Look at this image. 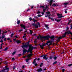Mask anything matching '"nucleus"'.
Listing matches in <instances>:
<instances>
[{
    "label": "nucleus",
    "mask_w": 72,
    "mask_h": 72,
    "mask_svg": "<svg viewBox=\"0 0 72 72\" xmlns=\"http://www.w3.org/2000/svg\"><path fill=\"white\" fill-rule=\"evenodd\" d=\"M28 47H29V49H28V51L24 48H27ZM22 48H23V54H22L23 55L25 54V53L26 52H27V53H29L30 52V53H32V51H33V49H37L36 47H34L33 46H32V45H30L29 42H28L27 43H25V45L23 44L22 46Z\"/></svg>",
    "instance_id": "1"
},
{
    "label": "nucleus",
    "mask_w": 72,
    "mask_h": 72,
    "mask_svg": "<svg viewBox=\"0 0 72 72\" xmlns=\"http://www.w3.org/2000/svg\"><path fill=\"white\" fill-rule=\"evenodd\" d=\"M55 38H57L56 37H55L54 35H51V36H50L49 35H47L44 36V35H42L40 37V40H49V39H51V41H47V43H45L46 44L48 45V44H52V42H53L54 40H55Z\"/></svg>",
    "instance_id": "2"
},
{
    "label": "nucleus",
    "mask_w": 72,
    "mask_h": 72,
    "mask_svg": "<svg viewBox=\"0 0 72 72\" xmlns=\"http://www.w3.org/2000/svg\"><path fill=\"white\" fill-rule=\"evenodd\" d=\"M66 32H64V34L62 35V37H58V38H57V40H60L62 39V38H64L66 37V35H72V33L70 30H68L67 31V30H66Z\"/></svg>",
    "instance_id": "3"
},
{
    "label": "nucleus",
    "mask_w": 72,
    "mask_h": 72,
    "mask_svg": "<svg viewBox=\"0 0 72 72\" xmlns=\"http://www.w3.org/2000/svg\"><path fill=\"white\" fill-rule=\"evenodd\" d=\"M37 23L38 25L34 23H33V24H32V26H34L35 29L37 28L38 27H40V23H39V22H37Z\"/></svg>",
    "instance_id": "4"
},
{
    "label": "nucleus",
    "mask_w": 72,
    "mask_h": 72,
    "mask_svg": "<svg viewBox=\"0 0 72 72\" xmlns=\"http://www.w3.org/2000/svg\"><path fill=\"white\" fill-rule=\"evenodd\" d=\"M47 1H48V2L50 3V6H51L52 3H53V2H55V1H53V0H47Z\"/></svg>",
    "instance_id": "5"
},
{
    "label": "nucleus",
    "mask_w": 72,
    "mask_h": 72,
    "mask_svg": "<svg viewBox=\"0 0 72 72\" xmlns=\"http://www.w3.org/2000/svg\"><path fill=\"white\" fill-rule=\"evenodd\" d=\"M39 45L40 46V48H41V49H44V47L45 46H44V44L42 43L41 44V45L40 44H39Z\"/></svg>",
    "instance_id": "6"
},
{
    "label": "nucleus",
    "mask_w": 72,
    "mask_h": 72,
    "mask_svg": "<svg viewBox=\"0 0 72 72\" xmlns=\"http://www.w3.org/2000/svg\"><path fill=\"white\" fill-rule=\"evenodd\" d=\"M20 26L22 27V28H23L24 29H26V27H25V26L23 24H20Z\"/></svg>",
    "instance_id": "7"
},
{
    "label": "nucleus",
    "mask_w": 72,
    "mask_h": 72,
    "mask_svg": "<svg viewBox=\"0 0 72 72\" xmlns=\"http://www.w3.org/2000/svg\"><path fill=\"white\" fill-rule=\"evenodd\" d=\"M42 71V68H40L39 69H37V71L38 72H41Z\"/></svg>",
    "instance_id": "8"
},
{
    "label": "nucleus",
    "mask_w": 72,
    "mask_h": 72,
    "mask_svg": "<svg viewBox=\"0 0 72 72\" xmlns=\"http://www.w3.org/2000/svg\"><path fill=\"white\" fill-rule=\"evenodd\" d=\"M46 55H44V57H43V59H45V60H47L48 59V57H46Z\"/></svg>",
    "instance_id": "9"
},
{
    "label": "nucleus",
    "mask_w": 72,
    "mask_h": 72,
    "mask_svg": "<svg viewBox=\"0 0 72 72\" xmlns=\"http://www.w3.org/2000/svg\"><path fill=\"white\" fill-rule=\"evenodd\" d=\"M5 37V35H3L1 36H1H0V39H3Z\"/></svg>",
    "instance_id": "10"
},
{
    "label": "nucleus",
    "mask_w": 72,
    "mask_h": 72,
    "mask_svg": "<svg viewBox=\"0 0 72 72\" xmlns=\"http://www.w3.org/2000/svg\"><path fill=\"white\" fill-rule=\"evenodd\" d=\"M16 42L17 43V44H19L20 43H21V41L19 40H17L16 41Z\"/></svg>",
    "instance_id": "11"
},
{
    "label": "nucleus",
    "mask_w": 72,
    "mask_h": 72,
    "mask_svg": "<svg viewBox=\"0 0 72 72\" xmlns=\"http://www.w3.org/2000/svg\"><path fill=\"white\" fill-rule=\"evenodd\" d=\"M47 14V15H49V16H50L51 15V14H50V12H47L46 13V14Z\"/></svg>",
    "instance_id": "12"
},
{
    "label": "nucleus",
    "mask_w": 72,
    "mask_h": 72,
    "mask_svg": "<svg viewBox=\"0 0 72 72\" xmlns=\"http://www.w3.org/2000/svg\"><path fill=\"white\" fill-rule=\"evenodd\" d=\"M48 25H47L46 24H45V27H46L47 29L48 30L49 29V27H48Z\"/></svg>",
    "instance_id": "13"
},
{
    "label": "nucleus",
    "mask_w": 72,
    "mask_h": 72,
    "mask_svg": "<svg viewBox=\"0 0 72 72\" xmlns=\"http://www.w3.org/2000/svg\"><path fill=\"white\" fill-rule=\"evenodd\" d=\"M33 56V54L32 53H30L29 54V55H28V57H27L28 58V57H30V56Z\"/></svg>",
    "instance_id": "14"
},
{
    "label": "nucleus",
    "mask_w": 72,
    "mask_h": 72,
    "mask_svg": "<svg viewBox=\"0 0 72 72\" xmlns=\"http://www.w3.org/2000/svg\"><path fill=\"white\" fill-rule=\"evenodd\" d=\"M48 19H51L52 21H55V19L52 18L50 17H49V18H48Z\"/></svg>",
    "instance_id": "15"
},
{
    "label": "nucleus",
    "mask_w": 72,
    "mask_h": 72,
    "mask_svg": "<svg viewBox=\"0 0 72 72\" xmlns=\"http://www.w3.org/2000/svg\"><path fill=\"white\" fill-rule=\"evenodd\" d=\"M60 20H61V19L57 20V19H55V21H57V22H60Z\"/></svg>",
    "instance_id": "16"
},
{
    "label": "nucleus",
    "mask_w": 72,
    "mask_h": 72,
    "mask_svg": "<svg viewBox=\"0 0 72 72\" xmlns=\"http://www.w3.org/2000/svg\"><path fill=\"white\" fill-rule=\"evenodd\" d=\"M71 20H69V22H68V23L67 24V25H69V24L71 22Z\"/></svg>",
    "instance_id": "17"
},
{
    "label": "nucleus",
    "mask_w": 72,
    "mask_h": 72,
    "mask_svg": "<svg viewBox=\"0 0 72 72\" xmlns=\"http://www.w3.org/2000/svg\"><path fill=\"white\" fill-rule=\"evenodd\" d=\"M58 16V17H57V18H61L64 17V16Z\"/></svg>",
    "instance_id": "18"
},
{
    "label": "nucleus",
    "mask_w": 72,
    "mask_h": 72,
    "mask_svg": "<svg viewBox=\"0 0 72 72\" xmlns=\"http://www.w3.org/2000/svg\"><path fill=\"white\" fill-rule=\"evenodd\" d=\"M15 53H16V51H14L12 53V55H14L15 54Z\"/></svg>",
    "instance_id": "19"
},
{
    "label": "nucleus",
    "mask_w": 72,
    "mask_h": 72,
    "mask_svg": "<svg viewBox=\"0 0 72 72\" xmlns=\"http://www.w3.org/2000/svg\"><path fill=\"white\" fill-rule=\"evenodd\" d=\"M30 58H27V59H26V62H28V61L29 60H30Z\"/></svg>",
    "instance_id": "20"
},
{
    "label": "nucleus",
    "mask_w": 72,
    "mask_h": 72,
    "mask_svg": "<svg viewBox=\"0 0 72 72\" xmlns=\"http://www.w3.org/2000/svg\"><path fill=\"white\" fill-rule=\"evenodd\" d=\"M53 59H54V60H56L57 59V57L56 56H53Z\"/></svg>",
    "instance_id": "21"
},
{
    "label": "nucleus",
    "mask_w": 72,
    "mask_h": 72,
    "mask_svg": "<svg viewBox=\"0 0 72 72\" xmlns=\"http://www.w3.org/2000/svg\"><path fill=\"white\" fill-rule=\"evenodd\" d=\"M62 14H57V16H62Z\"/></svg>",
    "instance_id": "22"
},
{
    "label": "nucleus",
    "mask_w": 72,
    "mask_h": 72,
    "mask_svg": "<svg viewBox=\"0 0 72 72\" xmlns=\"http://www.w3.org/2000/svg\"><path fill=\"white\" fill-rule=\"evenodd\" d=\"M50 15H45V17L46 18L48 17V18H49V17H50Z\"/></svg>",
    "instance_id": "23"
},
{
    "label": "nucleus",
    "mask_w": 72,
    "mask_h": 72,
    "mask_svg": "<svg viewBox=\"0 0 72 72\" xmlns=\"http://www.w3.org/2000/svg\"><path fill=\"white\" fill-rule=\"evenodd\" d=\"M20 21L19 20V21H17V24H20Z\"/></svg>",
    "instance_id": "24"
},
{
    "label": "nucleus",
    "mask_w": 72,
    "mask_h": 72,
    "mask_svg": "<svg viewBox=\"0 0 72 72\" xmlns=\"http://www.w3.org/2000/svg\"><path fill=\"white\" fill-rule=\"evenodd\" d=\"M8 47H6L5 49H4V51H6L8 50Z\"/></svg>",
    "instance_id": "25"
},
{
    "label": "nucleus",
    "mask_w": 72,
    "mask_h": 72,
    "mask_svg": "<svg viewBox=\"0 0 72 72\" xmlns=\"http://www.w3.org/2000/svg\"><path fill=\"white\" fill-rule=\"evenodd\" d=\"M30 34L31 35L32 34H33V31H32V30H30Z\"/></svg>",
    "instance_id": "26"
},
{
    "label": "nucleus",
    "mask_w": 72,
    "mask_h": 72,
    "mask_svg": "<svg viewBox=\"0 0 72 72\" xmlns=\"http://www.w3.org/2000/svg\"><path fill=\"white\" fill-rule=\"evenodd\" d=\"M56 63H57V61H55V62H53V65H55V64H56Z\"/></svg>",
    "instance_id": "27"
},
{
    "label": "nucleus",
    "mask_w": 72,
    "mask_h": 72,
    "mask_svg": "<svg viewBox=\"0 0 72 72\" xmlns=\"http://www.w3.org/2000/svg\"><path fill=\"white\" fill-rule=\"evenodd\" d=\"M64 5H67V4H68V2L67 3H64Z\"/></svg>",
    "instance_id": "28"
},
{
    "label": "nucleus",
    "mask_w": 72,
    "mask_h": 72,
    "mask_svg": "<svg viewBox=\"0 0 72 72\" xmlns=\"http://www.w3.org/2000/svg\"><path fill=\"white\" fill-rule=\"evenodd\" d=\"M43 66V63H40V67H41L42 66Z\"/></svg>",
    "instance_id": "29"
},
{
    "label": "nucleus",
    "mask_w": 72,
    "mask_h": 72,
    "mask_svg": "<svg viewBox=\"0 0 72 72\" xmlns=\"http://www.w3.org/2000/svg\"><path fill=\"white\" fill-rule=\"evenodd\" d=\"M5 70H7V71H9V69H3V70H2V71H4Z\"/></svg>",
    "instance_id": "30"
},
{
    "label": "nucleus",
    "mask_w": 72,
    "mask_h": 72,
    "mask_svg": "<svg viewBox=\"0 0 72 72\" xmlns=\"http://www.w3.org/2000/svg\"><path fill=\"white\" fill-rule=\"evenodd\" d=\"M56 4H53V5H52V6H54V7L56 6Z\"/></svg>",
    "instance_id": "31"
},
{
    "label": "nucleus",
    "mask_w": 72,
    "mask_h": 72,
    "mask_svg": "<svg viewBox=\"0 0 72 72\" xmlns=\"http://www.w3.org/2000/svg\"><path fill=\"white\" fill-rule=\"evenodd\" d=\"M53 58V56H51L49 58L50 59H52Z\"/></svg>",
    "instance_id": "32"
},
{
    "label": "nucleus",
    "mask_w": 72,
    "mask_h": 72,
    "mask_svg": "<svg viewBox=\"0 0 72 72\" xmlns=\"http://www.w3.org/2000/svg\"><path fill=\"white\" fill-rule=\"evenodd\" d=\"M40 8H43L44 9V8H45V7L44 6H40Z\"/></svg>",
    "instance_id": "33"
},
{
    "label": "nucleus",
    "mask_w": 72,
    "mask_h": 72,
    "mask_svg": "<svg viewBox=\"0 0 72 72\" xmlns=\"http://www.w3.org/2000/svg\"><path fill=\"white\" fill-rule=\"evenodd\" d=\"M72 24H71V25H70V29L71 30H72Z\"/></svg>",
    "instance_id": "34"
},
{
    "label": "nucleus",
    "mask_w": 72,
    "mask_h": 72,
    "mask_svg": "<svg viewBox=\"0 0 72 72\" xmlns=\"http://www.w3.org/2000/svg\"><path fill=\"white\" fill-rule=\"evenodd\" d=\"M13 69H14V70H15V66H14L13 67Z\"/></svg>",
    "instance_id": "35"
},
{
    "label": "nucleus",
    "mask_w": 72,
    "mask_h": 72,
    "mask_svg": "<svg viewBox=\"0 0 72 72\" xmlns=\"http://www.w3.org/2000/svg\"><path fill=\"white\" fill-rule=\"evenodd\" d=\"M33 19H32L31 17H30V18H29V19H30V21H32V20Z\"/></svg>",
    "instance_id": "36"
},
{
    "label": "nucleus",
    "mask_w": 72,
    "mask_h": 72,
    "mask_svg": "<svg viewBox=\"0 0 72 72\" xmlns=\"http://www.w3.org/2000/svg\"><path fill=\"white\" fill-rule=\"evenodd\" d=\"M40 12L38 11L37 13V14L39 15V14H40V13H41Z\"/></svg>",
    "instance_id": "37"
},
{
    "label": "nucleus",
    "mask_w": 72,
    "mask_h": 72,
    "mask_svg": "<svg viewBox=\"0 0 72 72\" xmlns=\"http://www.w3.org/2000/svg\"><path fill=\"white\" fill-rule=\"evenodd\" d=\"M46 10H45V8H44V9L43 10V12L45 13Z\"/></svg>",
    "instance_id": "38"
},
{
    "label": "nucleus",
    "mask_w": 72,
    "mask_h": 72,
    "mask_svg": "<svg viewBox=\"0 0 72 72\" xmlns=\"http://www.w3.org/2000/svg\"><path fill=\"white\" fill-rule=\"evenodd\" d=\"M38 64L37 63L34 64V66H37Z\"/></svg>",
    "instance_id": "39"
},
{
    "label": "nucleus",
    "mask_w": 72,
    "mask_h": 72,
    "mask_svg": "<svg viewBox=\"0 0 72 72\" xmlns=\"http://www.w3.org/2000/svg\"><path fill=\"white\" fill-rule=\"evenodd\" d=\"M34 18H36V19H38V17L36 16H34Z\"/></svg>",
    "instance_id": "40"
},
{
    "label": "nucleus",
    "mask_w": 72,
    "mask_h": 72,
    "mask_svg": "<svg viewBox=\"0 0 72 72\" xmlns=\"http://www.w3.org/2000/svg\"><path fill=\"white\" fill-rule=\"evenodd\" d=\"M6 38H4V41H6Z\"/></svg>",
    "instance_id": "41"
},
{
    "label": "nucleus",
    "mask_w": 72,
    "mask_h": 72,
    "mask_svg": "<svg viewBox=\"0 0 72 72\" xmlns=\"http://www.w3.org/2000/svg\"><path fill=\"white\" fill-rule=\"evenodd\" d=\"M71 66H72V64L68 65V66H69V67H71Z\"/></svg>",
    "instance_id": "42"
},
{
    "label": "nucleus",
    "mask_w": 72,
    "mask_h": 72,
    "mask_svg": "<svg viewBox=\"0 0 72 72\" xmlns=\"http://www.w3.org/2000/svg\"><path fill=\"white\" fill-rule=\"evenodd\" d=\"M48 9V7L47 6H46V7L45 8V9Z\"/></svg>",
    "instance_id": "43"
},
{
    "label": "nucleus",
    "mask_w": 72,
    "mask_h": 72,
    "mask_svg": "<svg viewBox=\"0 0 72 72\" xmlns=\"http://www.w3.org/2000/svg\"><path fill=\"white\" fill-rule=\"evenodd\" d=\"M38 58H35V59H34V60H33V61H36V60H37V59Z\"/></svg>",
    "instance_id": "44"
},
{
    "label": "nucleus",
    "mask_w": 72,
    "mask_h": 72,
    "mask_svg": "<svg viewBox=\"0 0 72 72\" xmlns=\"http://www.w3.org/2000/svg\"><path fill=\"white\" fill-rule=\"evenodd\" d=\"M36 61H34L33 62V64H35V63H36Z\"/></svg>",
    "instance_id": "45"
},
{
    "label": "nucleus",
    "mask_w": 72,
    "mask_h": 72,
    "mask_svg": "<svg viewBox=\"0 0 72 72\" xmlns=\"http://www.w3.org/2000/svg\"><path fill=\"white\" fill-rule=\"evenodd\" d=\"M23 30H19V32H20L22 31Z\"/></svg>",
    "instance_id": "46"
},
{
    "label": "nucleus",
    "mask_w": 72,
    "mask_h": 72,
    "mask_svg": "<svg viewBox=\"0 0 72 72\" xmlns=\"http://www.w3.org/2000/svg\"><path fill=\"white\" fill-rule=\"evenodd\" d=\"M6 39H7V40H10L11 39L9 38H7Z\"/></svg>",
    "instance_id": "47"
},
{
    "label": "nucleus",
    "mask_w": 72,
    "mask_h": 72,
    "mask_svg": "<svg viewBox=\"0 0 72 72\" xmlns=\"http://www.w3.org/2000/svg\"><path fill=\"white\" fill-rule=\"evenodd\" d=\"M62 72H64V71H65V69H62Z\"/></svg>",
    "instance_id": "48"
},
{
    "label": "nucleus",
    "mask_w": 72,
    "mask_h": 72,
    "mask_svg": "<svg viewBox=\"0 0 72 72\" xmlns=\"http://www.w3.org/2000/svg\"><path fill=\"white\" fill-rule=\"evenodd\" d=\"M3 39H1V40H0V42L1 43H3Z\"/></svg>",
    "instance_id": "49"
},
{
    "label": "nucleus",
    "mask_w": 72,
    "mask_h": 72,
    "mask_svg": "<svg viewBox=\"0 0 72 72\" xmlns=\"http://www.w3.org/2000/svg\"><path fill=\"white\" fill-rule=\"evenodd\" d=\"M4 68H6L5 69H9V68H7L6 67H4Z\"/></svg>",
    "instance_id": "50"
},
{
    "label": "nucleus",
    "mask_w": 72,
    "mask_h": 72,
    "mask_svg": "<svg viewBox=\"0 0 72 72\" xmlns=\"http://www.w3.org/2000/svg\"><path fill=\"white\" fill-rule=\"evenodd\" d=\"M44 55H44V54L42 56H40V57H44Z\"/></svg>",
    "instance_id": "51"
},
{
    "label": "nucleus",
    "mask_w": 72,
    "mask_h": 72,
    "mask_svg": "<svg viewBox=\"0 0 72 72\" xmlns=\"http://www.w3.org/2000/svg\"><path fill=\"white\" fill-rule=\"evenodd\" d=\"M37 16L39 17H42V15H37Z\"/></svg>",
    "instance_id": "52"
},
{
    "label": "nucleus",
    "mask_w": 72,
    "mask_h": 72,
    "mask_svg": "<svg viewBox=\"0 0 72 72\" xmlns=\"http://www.w3.org/2000/svg\"><path fill=\"white\" fill-rule=\"evenodd\" d=\"M4 64H8V63L6 62H4Z\"/></svg>",
    "instance_id": "53"
},
{
    "label": "nucleus",
    "mask_w": 72,
    "mask_h": 72,
    "mask_svg": "<svg viewBox=\"0 0 72 72\" xmlns=\"http://www.w3.org/2000/svg\"><path fill=\"white\" fill-rule=\"evenodd\" d=\"M38 21L37 20H34V22L35 23V22H37Z\"/></svg>",
    "instance_id": "54"
},
{
    "label": "nucleus",
    "mask_w": 72,
    "mask_h": 72,
    "mask_svg": "<svg viewBox=\"0 0 72 72\" xmlns=\"http://www.w3.org/2000/svg\"><path fill=\"white\" fill-rule=\"evenodd\" d=\"M12 60H15V58H12Z\"/></svg>",
    "instance_id": "55"
},
{
    "label": "nucleus",
    "mask_w": 72,
    "mask_h": 72,
    "mask_svg": "<svg viewBox=\"0 0 72 72\" xmlns=\"http://www.w3.org/2000/svg\"><path fill=\"white\" fill-rule=\"evenodd\" d=\"M37 60V61L40 60V58H38Z\"/></svg>",
    "instance_id": "56"
},
{
    "label": "nucleus",
    "mask_w": 72,
    "mask_h": 72,
    "mask_svg": "<svg viewBox=\"0 0 72 72\" xmlns=\"http://www.w3.org/2000/svg\"><path fill=\"white\" fill-rule=\"evenodd\" d=\"M67 13V11L66 10H65V13L66 14Z\"/></svg>",
    "instance_id": "57"
},
{
    "label": "nucleus",
    "mask_w": 72,
    "mask_h": 72,
    "mask_svg": "<svg viewBox=\"0 0 72 72\" xmlns=\"http://www.w3.org/2000/svg\"><path fill=\"white\" fill-rule=\"evenodd\" d=\"M24 66H22V69H24Z\"/></svg>",
    "instance_id": "58"
},
{
    "label": "nucleus",
    "mask_w": 72,
    "mask_h": 72,
    "mask_svg": "<svg viewBox=\"0 0 72 72\" xmlns=\"http://www.w3.org/2000/svg\"><path fill=\"white\" fill-rule=\"evenodd\" d=\"M68 29H69V28H68V27H67V29H66V30H68Z\"/></svg>",
    "instance_id": "59"
},
{
    "label": "nucleus",
    "mask_w": 72,
    "mask_h": 72,
    "mask_svg": "<svg viewBox=\"0 0 72 72\" xmlns=\"http://www.w3.org/2000/svg\"><path fill=\"white\" fill-rule=\"evenodd\" d=\"M21 55H22L21 54H19L18 55V56H21Z\"/></svg>",
    "instance_id": "60"
},
{
    "label": "nucleus",
    "mask_w": 72,
    "mask_h": 72,
    "mask_svg": "<svg viewBox=\"0 0 72 72\" xmlns=\"http://www.w3.org/2000/svg\"><path fill=\"white\" fill-rule=\"evenodd\" d=\"M48 45L49 46L51 45H52V43H50V44H49Z\"/></svg>",
    "instance_id": "61"
},
{
    "label": "nucleus",
    "mask_w": 72,
    "mask_h": 72,
    "mask_svg": "<svg viewBox=\"0 0 72 72\" xmlns=\"http://www.w3.org/2000/svg\"><path fill=\"white\" fill-rule=\"evenodd\" d=\"M4 44L3 43H1V44L0 45V46H2V45H3Z\"/></svg>",
    "instance_id": "62"
},
{
    "label": "nucleus",
    "mask_w": 72,
    "mask_h": 72,
    "mask_svg": "<svg viewBox=\"0 0 72 72\" xmlns=\"http://www.w3.org/2000/svg\"><path fill=\"white\" fill-rule=\"evenodd\" d=\"M15 37L16 38H18V37H17V35H15Z\"/></svg>",
    "instance_id": "63"
},
{
    "label": "nucleus",
    "mask_w": 72,
    "mask_h": 72,
    "mask_svg": "<svg viewBox=\"0 0 72 72\" xmlns=\"http://www.w3.org/2000/svg\"><path fill=\"white\" fill-rule=\"evenodd\" d=\"M37 39H39V37L38 36H37Z\"/></svg>",
    "instance_id": "64"
}]
</instances>
